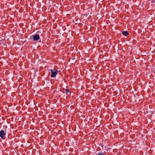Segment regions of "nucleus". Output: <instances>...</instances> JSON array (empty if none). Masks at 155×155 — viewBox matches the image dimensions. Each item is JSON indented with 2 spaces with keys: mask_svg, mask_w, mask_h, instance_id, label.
Here are the masks:
<instances>
[{
  "mask_svg": "<svg viewBox=\"0 0 155 155\" xmlns=\"http://www.w3.org/2000/svg\"><path fill=\"white\" fill-rule=\"evenodd\" d=\"M145 51L147 53H148L149 52L148 51Z\"/></svg>",
  "mask_w": 155,
  "mask_h": 155,
  "instance_id": "obj_10",
  "label": "nucleus"
},
{
  "mask_svg": "<svg viewBox=\"0 0 155 155\" xmlns=\"http://www.w3.org/2000/svg\"><path fill=\"white\" fill-rule=\"evenodd\" d=\"M8 43L5 42L3 39L1 40L0 42V48H6L7 47V45Z\"/></svg>",
  "mask_w": 155,
  "mask_h": 155,
  "instance_id": "obj_1",
  "label": "nucleus"
},
{
  "mask_svg": "<svg viewBox=\"0 0 155 155\" xmlns=\"http://www.w3.org/2000/svg\"><path fill=\"white\" fill-rule=\"evenodd\" d=\"M104 49L105 50V51H108V49H106L107 50H105V49Z\"/></svg>",
  "mask_w": 155,
  "mask_h": 155,
  "instance_id": "obj_12",
  "label": "nucleus"
},
{
  "mask_svg": "<svg viewBox=\"0 0 155 155\" xmlns=\"http://www.w3.org/2000/svg\"><path fill=\"white\" fill-rule=\"evenodd\" d=\"M122 33L125 36H127L128 35V33L127 31H122Z\"/></svg>",
  "mask_w": 155,
  "mask_h": 155,
  "instance_id": "obj_5",
  "label": "nucleus"
},
{
  "mask_svg": "<svg viewBox=\"0 0 155 155\" xmlns=\"http://www.w3.org/2000/svg\"><path fill=\"white\" fill-rule=\"evenodd\" d=\"M71 59H72V60H74L75 59V58L74 57V56H72V58H71Z\"/></svg>",
  "mask_w": 155,
  "mask_h": 155,
  "instance_id": "obj_8",
  "label": "nucleus"
},
{
  "mask_svg": "<svg viewBox=\"0 0 155 155\" xmlns=\"http://www.w3.org/2000/svg\"><path fill=\"white\" fill-rule=\"evenodd\" d=\"M98 155H105V154L102 152H100Z\"/></svg>",
  "mask_w": 155,
  "mask_h": 155,
  "instance_id": "obj_6",
  "label": "nucleus"
},
{
  "mask_svg": "<svg viewBox=\"0 0 155 155\" xmlns=\"http://www.w3.org/2000/svg\"><path fill=\"white\" fill-rule=\"evenodd\" d=\"M65 92H66V93H67L69 92V91L68 89H66L65 90Z\"/></svg>",
  "mask_w": 155,
  "mask_h": 155,
  "instance_id": "obj_7",
  "label": "nucleus"
},
{
  "mask_svg": "<svg viewBox=\"0 0 155 155\" xmlns=\"http://www.w3.org/2000/svg\"><path fill=\"white\" fill-rule=\"evenodd\" d=\"M5 134L6 133L4 130H2L0 131V137L2 139L4 140L5 138L4 137Z\"/></svg>",
  "mask_w": 155,
  "mask_h": 155,
  "instance_id": "obj_4",
  "label": "nucleus"
},
{
  "mask_svg": "<svg viewBox=\"0 0 155 155\" xmlns=\"http://www.w3.org/2000/svg\"><path fill=\"white\" fill-rule=\"evenodd\" d=\"M32 38L34 41H37L40 38V36L38 34H36L32 36Z\"/></svg>",
  "mask_w": 155,
  "mask_h": 155,
  "instance_id": "obj_3",
  "label": "nucleus"
},
{
  "mask_svg": "<svg viewBox=\"0 0 155 155\" xmlns=\"http://www.w3.org/2000/svg\"><path fill=\"white\" fill-rule=\"evenodd\" d=\"M19 49L20 50V53H21V52H22V49Z\"/></svg>",
  "mask_w": 155,
  "mask_h": 155,
  "instance_id": "obj_11",
  "label": "nucleus"
},
{
  "mask_svg": "<svg viewBox=\"0 0 155 155\" xmlns=\"http://www.w3.org/2000/svg\"><path fill=\"white\" fill-rule=\"evenodd\" d=\"M54 71L52 69L49 70V71H51V77H55L58 73V71L57 70L54 69Z\"/></svg>",
  "mask_w": 155,
  "mask_h": 155,
  "instance_id": "obj_2",
  "label": "nucleus"
},
{
  "mask_svg": "<svg viewBox=\"0 0 155 155\" xmlns=\"http://www.w3.org/2000/svg\"><path fill=\"white\" fill-rule=\"evenodd\" d=\"M101 49H98V51H101Z\"/></svg>",
  "mask_w": 155,
  "mask_h": 155,
  "instance_id": "obj_9",
  "label": "nucleus"
},
{
  "mask_svg": "<svg viewBox=\"0 0 155 155\" xmlns=\"http://www.w3.org/2000/svg\"><path fill=\"white\" fill-rule=\"evenodd\" d=\"M151 52H153V51H151Z\"/></svg>",
  "mask_w": 155,
  "mask_h": 155,
  "instance_id": "obj_13",
  "label": "nucleus"
}]
</instances>
